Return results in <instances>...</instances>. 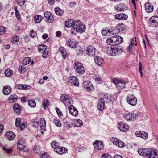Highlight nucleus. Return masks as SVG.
Instances as JSON below:
<instances>
[{"mask_svg": "<svg viewBox=\"0 0 158 158\" xmlns=\"http://www.w3.org/2000/svg\"><path fill=\"white\" fill-rule=\"evenodd\" d=\"M138 153L142 156H146L148 158H158V151L155 148H140Z\"/></svg>", "mask_w": 158, "mask_h": 158, "instance_id": "obj_1", "label": "nucleus"}, {"mask_svg": "<svg viewBox=\"0 0 158 158\" xmlns=\"http://www.w3.org/2000/svg\"><path fill=\"white\" fill-rule=\"evenodd\" d=\"M60 100L66 106L72 104L73 102V100L70 96L64 94H62L61 96Z\"/></svg>", "mask_w": 158, "mask_h": 158, "instance_id": "obj_2", "label": "nucleus"}, {"mask_svg": "<svg viewBox=\"0 0 158 158\" xmlns=\"http://www.w3.org/2000/svg\"><path fill=\"white\" fill-rule=\"evenodd\" d=\"M74 68L76 72L80 74H82L85 72V69L82 64L76 62L74 64Z\"/></svg>", "mask_w": 158, "mask_h": 158, "instance_id": "obj_3", "label": "nucleus"}, {"mask_svg": "<svg viewBox=\"0 0 158 158\" xmlns=\"http://www.w3.org/2000/svg\"><path fill=\"white\" fill-rule=\"evenodd\" d=\"M118 47L114 46L113 48L110 46L106 48V51L107 53L110 56H115L118 54Z\"/></svg>", "mask_w": 158, "mask_h": 158, "instance_id": "obj_4", "label": "nucleus"}, {"mask_svg": "<svg viewBox=\"0 0 158 158\" xmlns=\"http://www.w3.org/2000/svg\"><path fill=\"white\" fill-rule=\"evenodd\" d=\"M127 103L132 106H135L137 103V99L133 94H129L127 97Z\"/></svg>", "mask_w": 158, "mask_h": 158, "instance_id": "obj_5", "label": "nucleus"}, {"mask_svg": "<svg viewBox=\"0 0 158 158\" xmlns=\"http://www.w3.org/2000/svg\"><path fill=\"white\" fill-rule=\"evenodd\" d=\"M136 114L134 113H128L124 114L123 117L127 121H134L136 120Z\"/></svg>", "mask_w": 158, "mask_h": 158, "instance_id": "obj_6", "label": "nucleus"}, {"mask_svg": "<svg viewBox=\"0 0 158 158\" xmlns=\"http://www.w3.org/2000/svg\"><path fill=\"white\" fill-rule=\"evenodd\" d=\"M85 26L82 25L81 23L78 27H77L75 28H71L70 31L71 33L73 34H76L77 32L82 33L85 31Z\"/></svg>", "mask_w": 158, "mask_h": 158, "instance_id": "obj_7", "label": "nucleus"}, {"mask_svg": "<svg viewBox=\"0 0 158 158\" xmlns=\"http://www.w3.org/2000/svg\"><path fill=\"white\" fill-rule=\"evenodd\" d=\"M135 135L137 137L146 140L148 138V134L143 131H137L135 133Z\"/></svg>", "mask_w": 158, "mask_h": 158, "instance_id": "obj_8", "label": "nucleus"}, {"mask_svg": "<svg viewBox=\"0 0 158 158\" xmlns=\"http://www.w3.org/2000/svg\"><path fill=\"white\" fill-rule=\"evenodd\" d=\"M88 55L93 57L94 59H103L101 57L100 54L98 52L95 48L94 49V51H92L91 52L89 53Z\"/></svg>", "mask_w": 158, "mask_h": 158, "instance_id": "obj_9", "label": "nucleus"}, {"mask_svg": "<svg viewBox=\"0 0 158 158\" xmlns=\"http://www.w3.org/2000/svg\"><path fill=\"white\" fill-rule=\"evenodd\" d=\"M68 81L71 84L76 86L79 85V83L77 78L73 76L70 77L68 79Z\"/></svg>", "mask_w": 158, "mask_h": 158, "instance_id": "obj_10", "label": "nucleus"}, {"mask_svg": "<svg viewBox=\"0 0 158 158\" xmlns=\"http://www.w3.org/2000/svg\"><path fill=\"white\" fill-rule=\"evenodd\" d=\"M82 87L88 91H90L93 88V86L92 83L89 81H84L82 83Z\"/></svg>", "mask_w": 158, "mask_h": 158, "instance_id": "obj_11", "label": "nucleus"}, {"mask_svg": "<svg viewBox=\"0 0 158 158\" xmlns=\"http://www.w3.org/2000/svg\"><path fill=\"white\" fill-rule=\"evenodd\" d=\"M130 128L128 125L124 123L121 122L119 123V130L123 132L128 131Z\"/></svg>", "mask_w": 158, "mask_h": 158, "instance_id": "obj_12", "label": "nucleus"}, {"mask_svg": "<svg viewBox=\"0 0 158 158\" xmlns=\"http://www.w3.org/2000/svg\"><path fill=\"white\" fill-rule=\"evenodd\" d=\"M67 151V149L65 147L58 146L56 148L54 152L59 154L62 155L66 153Z\"/></svg>", "mask_w": 158, "mask_h": 158, "instance_id": "obj_13", "label": "nucleus"}, {"mask_svg": "<svg viewBox=\"0 0 158 158\" xmlns=\"http://www.w3.org/2000/svg\"><path fill=\"white\" fill-rule=\"evenodd\" d=\"M69 113L72 115L76 116L78 114V111L76 108L72 105H70L68 107Z\"/></svg>", "mask_w": 158, "mask_h": 158, "instance_id": "obj_14", "label": "nucleus"}, {"mask_svg": "<svg viewBox=\"0 0 158 158\" xmlns=\"http://www.w3.org/2000/svg\"><path fill=\"white\" fill-rule=\"evenodd\" d=\"M94 147L98 150H101L103 149L104 145L102 141L96 140L94 141L93 143Z\"/></svg>", "mask_w": 158, "mask_h": 158, "instance_id": "obj_15", "label": "nucleus"}, {"mask_svg": "<svg viewBox=\"0 0 158 158\" xmlns=\"http://www.w3.org/2000/svg\"><path fill=\"white\" fill-rule=\"evenodd\" d=\"M149 22L153 27L158 26V17L153 16L151 17L149 20Z\"/></svg>", "mask_w": 158, "mask_h": 158, "instance_id": "obj_16", "label": "nucleus"}, {"mask_svg": "<svg viewBox=\"0 0 158 158\" xmlns=\"http://www.w3.org/2000/svg\"><path fill=\"white\" fill-rule=\"evenodd\" d=\"M104 101L103 99L100 98L97 103V108L99 111H102L105 108Z\"/></svg>", "mask_w": 158, "mask_h": 158, "instance_id": "obj_17", "label": "nucleus"}, {"mask_svg": "<svg viewBox=\"0 0 158 158\" xmlns=\"http://www.w3.org/2000/svg\"><path fill=\"white\" fill-rule=\"evenodd\" d=\"M77 42L74 40H69L68 41L67 45L71 48H75L77 47Z\"/></svg>", "mask_w": 158, "mask_h": 158, "instance_id": "obj_18", "label": "nucleus"}, {"mask_svg": "<svg viewBox=\"0 0 158 158\" xmlns=\"http://www.w3.org/2000/svg\"><path fill=\"white\" fill-rule=\"evenodd\" d=\"M40 126L41 129L40 131L42 134L44 133V131H45L46 126V121L44 118H41L40 119Z\"/></svg>", "mask_w": 158, "mask_h": 158, "instance_id": "obj_19", "label": "nucleus"}, {"mask_svg": "<svg viewBox=\"0 0 158 158\" xmlns=\"http://www.w3.org/2000/svg\"><path fill=\"white\" fill-rule=\"evenodd\" d=\"M101 32L102 35L104 36H110L112 34H114V33L113 30L111 31L110 30H109L108 29H103L102 30Z\"/></svg>", "mask_w": 158, "mask_h": 158, "instance_id": "obj_20", "label": "nucleus"}, {"mask_svg": "<svg viewBox=\"0 0 158 158\" xmlns=\"http://www.w3.org/2000/svg\"><path fill=\"white\" fill-rule=\"evenodd\" d=\"M14 111L17 114H20L21 111V107L17 103L14 104L13 106Z\"/></svg>", "mask_w": 158, "mask_h": 158, "instance_id": "obj_21", "label": "nucleus"}, {"mask_svg": "<svg viewBox=\"0 0 158 158\" xmlns=\"http://www.w3.org/2000/svg\"><path fill=\"white\" fill-rule=\"evenodd\" d=\"M6 138L9 140H13L15 138V135L12 131L7 132L5 134Z\"/></svg>", "mask_w": 158, "mask_h": 158, "instance_id": "obj_22", "label": "nucleus"}, {"mask_svg": "<svg viewBox=\"0 0 158 158\" xmlns=\"http://www.w3.org/2000/svg\"><path fill=\"white\" fill-rule=\"evenodd\" d=\"M25 142L22 140H19L18 143L17 145V149L19 150H21L23 149L25 147Z\"/></svg>", "mask_w": 158, "mask_h": 158, "instance_id": "obj_23", "label": "nucleus"}, {"mask_svg": "<svg viewBox=\"0 0 158 158\" xmlns=\"http://www.w3.org/2000/svg\"><path fill=\"white\" fill-rule=\"evenodd\" d=\"M12 89L10 86H5L3 89V92L5 95H8L11 93Z\"/></svg>", "mask_w": 158, "mask_h": 158, "instance_id": "obj_24", "label": "nucleus"}, {"mask_svg": "<svg viewBox=\"0 0 158 158\" xmlns=\"http://www.w3.org/2000/svg\"><path fill=\"white\" fill-rule=\"evenodd\" d=\"M145 9L147 12L150 13L153 11V7L152 5L148 2L145 4Z\"/></svg>", "mask_w": 158, "mask_h": 158, "instance_id": "obj_25", "label": "nucleus"}, {"mask_svg": "<svg viewBox=\"0 0 158 158\" xmlns=\"http://www.w3.org/2000/svg\"><path fill=\"white\" fill-rule=\"evenodd\" d=\"M74 20L73 19L67 20L65 23V26L67 28L73 27Z\"/></svg>", "mask_w": 158, "mask_h": 158, "instance_id": "obj_26", "label": "nucleus"}, {"mask_svg": "<svg viewBox=\"0 0 158 158\" xmlns=\"http://www.w3.org/2000/svg\"><path fill=\"white\" fill-rule=\"evenodd\" d=\"M18 99V97L15 94L10 95L8 98V101L10 103L16 102Z\"/></svg>", "mask_w": 158, "mask_h": 158, "instance_id": "obj_27", "label": "nucleus"}, {"mask_svg": "<svg viewBox=\"0 0 158 158\" xmlns=\"http://www.w3.org/2000/svg\"><path fill=\"white\" fill-rule=\"evenodd\" d=\"M76 52L77 56H81L83 53V48L80 47H77L76 49Z\"/></svg>", "mask_w": 158, "mask_h": 158, "instance_id": "obj_28", "label": "nucleus"}, {"mask_svg": "<svg viewBox=\"0 0 158 158\" xmlns=\"http://www.w3.org/2000/svg\"><path fill=\"white\" fill-rule=\"evenodd\" d=\"M127 81L123 79H119V88L123 89L125 86V84Z\"/></svg>", "mask_w": 158, "mask_h": 158, "instance_id": "obj_29", "label": "nucleus"}, {"mask_svg": "<svg viewBox=\"0 0 158 158\" xmlns=\"http://www.w3.org/2000/svg\"><path fill=\"white\" fill-rule=\"evenodd\" d=\"M42 19L43 17L41 15H37L34 17V21L35 23H38L40 22Z\"/></svg>", "mask_w": 158, "mask_h": 158, "instance_id": "obj_30", "label": "nucleus"}, {"mask_svg": "<svg viewBox=\"0 0 158 158\" xmlns=\"http://www.w3.org/2000/svg\"><path fill=\"white\" fill-rule=\"evenodd\" d=\"M59 50L60 52L61 53L62 57L63 59H65L67 56V52L65 49L63 47H60Z\"/></svg>", "mask_w": 158, "mask_h": 158, "instance_id": "obj_31", "label": "nucleus"}, {"mask_svg": "<svg viewBox=\"0 0 158 158\" xmlns=\"http://www.w3.org/2000/svg\"><path fill=\"white\" fill-rule=\"evenodd\" d=\"M46 46L45 44H41L38 47V49L40 52L42 53L46 51Z\"/></svg>", "mask_w": 158, "mask_h": 158, "instance_id": "obj_32", "label": "nucleus"}, {"mask_svg": "<svg viewBox=\"0 0 158 158\" xmlns=\"http://www.w3.org/2000/svg\"><path fill=\"white\" fill-rule=\"evenodd\" d=\"M113 43H114V46L116 47L118 46V39L117 37V36H114L111 37Z\"/></svg>", "mask_w": 158, "mask_h": 158, "instance_id": "obj_33", "label": "nucleus"}, {"mask_svg": "<svg viewBox=\"0 0 158 158\" xmlns=\"http://www.w3.org/2000/svg\"><path fill=\"white\" fill-rule=\"evenodd\" d=\"M55 12L56 15L59 16H62L64 13L63 11L58 7H56L55 8Z\"/></svg>", "mask_w": 158, "mask_h": 158, "instance_id": "obj_34", "label": "nucleus"}, {"mask_svg": "<svg viewBox=\"0 0 158 158\" xmlns=\"http://www.w3.org/2000/svg\"><path fill=\"white\" fill-rule=\"evenodd\" d=\"M95 48L92 45H89L87 47L86 49V52L87 54L89 55V53L92 52V51H94Z\"/></svg>", "mask_w": 158, "mask_h": 158, "instance_id": "obj_35", "label": "nucleus"}, {"mask_svg": "<svg viewBox=\"0 0 158 158\" xmlns=\"http://www.w3.org/2000/svg\"><path fill=\"white\" fill-rule=\"evenodd\" d=\"M29 105L31 107H35L36 105L35 101L33 99H31L28 101Z\"/></svg>", "mask_w": 158, "mask_h": 158, "instance_id": "obj_36", "label": "nucleus"}, {"mask_svg": "<svg viewBox=\"0 0 158 158\" xmlns=\"http://www.w3.org/2000/svg\"><path fill=\"white\" fill-rule=\"evenodd\" d=\"M13 71L10 69L6 70L4 72L5 75L7 77H10L12 75Z\"/></svg>", "mask_w": 158, "mask_h": 158, "instance_id": "obj_37", "label": "nucleus"}, {"mask_svg": "<svg viewBox=\"0 0 158 158\" xmlns=\"http://www.w3.org/2000/svg\"><path fill=\"white\" fill-rule=\"evenodd\" d=\"M42 105L44 109L47 107L49 105V102L48 100L44 99L42 102Z\"/></svg>", "mask_w": 158, "mask_h": 158, "instance_id": "obj_38", "label": "nucleus"}, {"mask_svg": "<svg viewBox=\"0 0 158 158\" xmlns=\"http://www.w3.org/2000/svg\"><path fill=\"white\" fill-rule=\"evenodd\" d=\"M128 18L127 15L123 13L119 14V20H126Z\"/></svg>", "mask_w": 158, "mask_h": 158, "instance_id": "obj_39", "label": "nucleus"}, {"mask_svg": "<svg viewBox=\"0 0 158 158\" xmlns=\"http://www.w3.org/2000/svg\"><path fill=\"white\" fill-rule=\"evenodd\" d=\"M74 24H73V26L71 28H77L80 25V24L81 23V21L79 20H75Z\"/></svg>", "mask_w": 158, "mask_h": 158, "instance_id": "obj_40", "label": "nucleus"}, {"mask_svg": "<svg viewBox=\"0 0 158 158\" xmlns=\"http://www.w3.org/2000/svg\"><path fill=\"white\" fill-rule=\"evenodd\" d=\"M83 122L81 120L77 119L74 125L75 127H79L82 125Z\"/></svg>", "mask_w": 158, "mask_h": 158, "instance_id": "obj_41", "label": "nucleus"}, {"mask_svg": "<svg viewBox=\"0 0 158 158\" xmlns=\"http://www.w3.org/2000/svg\"><path fill=\"white\" fill-rule=\"evenodd\" d=\"M127 27L123 24H119V32L126 30Z\"/></svg>", "mask_w": 158, "mask_h": 158, "instance_id": "obj_42", "label": "nucleus"}, {"mask_svg": "<svg viewBox=\"0 0 158 158\" xmlns=\"http://www.w3.org/2000/svg\"><path fill=\"white\" fill-rule=\"evenodd\" d=\"M110 141L113 143V144L116 146L118 145V139L116 138L112 137L110 139Z\"/></svg>", "mask_w": 158, "mask_h": 158, "instance_id": "obj_43", "label": "nucleus"}, {"mask_svg": "<svg viewBox=\"0 0 158 158\" xmlns=\"http://www.w3.org/2000/svg\"><path fill=\"white\" fill-rule=\"evenodd\" d=\"M142 69L143 67L141 62L139 61V70L141 77H143V73L142 72Z\"/></svg>", "mask_w": 158, "mask_h": 158, "instance_id": "obj_44", "label": "nucleus"}, {"mask_svg": "<svg viewBox=\"0 0 158 158\" xmlns=\"http://www.w3.org/2000/svg\"><path fill=\"white\" fill-rule=\"evenodd\" d=\"M95 63L98 66H101V65L104 63V60H94Z\"/></svg>", "mask_w": 158, "mask_h": 158, "instance_id": "obj_45", "label": "nucleus"}, {"mask_svg": "<svg viewBox=\"0 0 158 158\" xmlns=\"http://www.w3.org/2000/svg\"><path fill=\"white\" fill-rule=\"evenodd\" d=\"M115 98L113 96H109V99L108 100H107L106 101V103H112L114 101Z\"/></svg>", "mask_w": 158, "mask_h": 158, "instance_id": "obj_46", "label": "nucleus"}, {"mask_svg": "<svg viewBox=\"0 0 158 158\" xmlns=\"http://www.w3.org/2000/svg\"><path fill=\"white\" fill-rule=\"evenodd\" d=\"M14 10H15V15L16 16L17 19L18 20H19L20 19V15L19 13L17 10V6L15 7Z\"/></svg>", "mask_w": 158, "mask_h": 158, "instance_id": "obj_47", "label": "nucleus"}, {"mask_svg": "<svg viewBox=\"0 0 158 158\" xmlns=\"http://www.w3.org/2000/svg\"><path fill=\"white\" fill-rule=\"evenodd\" d=\"M51 145L52 147L54 148V150L57 148V147L59 146L58 143L57 142L55 141H53L51 143Z\"/></svg>", "mask_w": 158, "mask_h": 158, "instance_id": "obj_48", "label": "nucleus"}, {"mask_svg": "<svg viewBox=\"0 0 158 158\" xmlns=\"http://www.w3.org/2000/svg\"><path fill=\"white\" fill-rule=\"evenodd\" d=\"M120 9H119V10L121 11H123L127 9V6L124 4L122 3L120 4Z\"/></svg>", "mask_w": 158, "mask_h": 158, "instance_id": "obj_49", "label": "nucleus"}, {"mask_svg": "<svg viewBox=\"0 0 158 158\" xmlns=\"http://www.w3.org/2000/svg\"><path fill=\"white\" fill-rule=\"evenodd\" d=\"M53 122L55 125L58 127H60L61 126L60 122L59 120L54 119V120Z\"/></svg>", "mask_w": 158, "mask_h": 158, "instance_id": "obj_50", "label": "nucleus"}, {"mask_svg": "<svg viewBox=\"0 0 158 158\" xmlns=\"http://www.w3.org/2000/svg\"><path fill=\"white\" fill-rule=\"evenodd\" d=\"M25 2V0H17V3L21 6H23Z\"/></svg>", "mask_w": 158, "mask_h": 158, "instance_id": "obj_51", "label": "nucleus"}, {"mask_svg": "<svg viewBox=\"0 0 158 158\" xmlns=\"http://www.w3.org/2000/svg\"><path fill=\"white\" fill-rule=\"evenodd\" d=\"M21 123V119L19 118H16L15 120V125L17 127H18Z\"/></svg>", "mask_w": 158, "mask_h": 158, "instance_id": "obj_52", "label": "nucleus"}, {"mask_svg": "<svg viewBox=\"0 0 158 158\" xmlns=\"http://www.w3.org/2000/svg\"><path fill=\"white\" fill-rule=\"evenodd\" d=\"M6 28L4 26H0V32L1 33V34L4 33L6 32Z\"/></svg>", "mask_w": 158, "mask_h": 158, "instance_id": "obj_53", "label": "nucleus"}, {"mask_svg": "<svg viewBox=\"0 0 158 158\" xmlns=\"http://www.w3.org/2000/svg\"><path fill=\"white\" fill-rule=\"evenodd\" d=\"M46 19L47 20L48 23H51L53 21V16L52 14L50 16H48V17H46Z\"/></svg>", "mask_w": 158, "mask_h": 158, "instance_id": "obj_54", "label": "nucleus"}, {"mask_svg": "<svg viewBox=\"0 0 158 158\" xmlns=\"http://www.w3.org/2000/svg\"><path fill=\"white\" fill-rule=\"evenodd\" d=\"M46 19L47 20L48 23H51L53 21V16L52 14L50 16H48V17H46Z\"/></svg>", "mask_w": 158, "mask_h": 158, "instance_id": "obj_55", "label": "nucleus"}, {"mask_svg": "<svg viewBox=\"0 0 158 158\" xmlns=\"http://www.w3.org/2000/svg\"><path fill=\"white\" fill-rule=\"evenodd\" d=\"M106 42L108 44L114 46V43L113 42L111 37L108 38Z\"/></svg>", "mask_w": 158, "mask_h": 158, "instance_id": "obj_56", "label": "nucleus"}, {"mask_svg": "<svg viewBox=\"0 0 158 158\" xmlns=\"http://www.w3.org/2000/svg\"><path fill=\"white\" fill-rule=\"evenodd\" d=\"M30 35L31 37L33 38L36 37L37 35V33L35 32L32 29L31 31Z\"/></svg>", "mask_w": 158, "mask_h": 158, "instance_id": "obj_57", "label": "nucleus"}, {"mask_svg": "<svg viewBox=\"0 0 158 158\" xmlns=\"http://www.w3.org/2000/svg\"><path fill=\"white\" fill-rule=\"evenodd\" d=\"M23 87L22 89L23 90H29L31 88L30 85H23Z\"/></svg>", "mask_w": 158, "mask_h": 158, "instance_id": "obj_58", "label": "nucleus"}, {"mask_svg": "<svg viewBox=\"0 0 158 158\" xmlns=\"http://www.w3.org/2000/svg\"><path fill=\"white\" fill-rule=\"evenodd\" d=\"M26 122H24L23 123H22L19 126V128L20 130H22L23 129H24L26 125Z\"/></svg>", "mask_w": 158, "mask_h": 158, "instance_id": "obj_59", "label": "nucleus"}, {"mask_svg": "<svg viewBox=\"0 0 158 158\" xmlns=\"http://www.w3.org/2000/svg\"><path fill=\"white\" fill-rule=\"evenodd\" d=\"M41 158H49V156L45 152L40 155Z\"/></svg>", "mask_w": 158, "mask_h": 158, "instance_id": "obj_60", "label": "nucleus"}, {"mask_svg": "<svg viewBox=\"0 0 158 158\" xmlns=\"http://www.w3.org/2000/svg\"><path fill=\"white\" fill-rule=\"evenodd\" d=\"M55 109L59 117H60L62 115V112L59 108L56 107L55 108Z\"/></svg>", "mask_w": 158, "mask_h": 158, "instance_id": "obj_61", "label": "nucleus"}, {"mask_svg": "<svg viewBox=\"0 0 158 158\" xmlns=\"http://www.w3.org/2000/svg\"><path fill=\"white\" fill-rule=\"evenodd\" d=\"M3 149L8 154L11 153L12 151V149H7L6 147H3Z\"/></svg>", "mask_w": 158, "mask_h": 158, "instance_id": "obj_62", "label": "nucleus"}, {"mask_svg": "<svg viewBox=\"0 0 158 158\" xmlns=\"http://www.w3.org/2000/svg\"><path fill=\"white\" fill-rule=\"evenodd\" d=\"M112 82L115 85H118V79L117 78H114L112 80Z\"/></svg>", "mask_w": 158, "mask_h": 158, "instance_id": "obj_63", "label": "nucleus"}, {"mask_svg": "<svg viewBox=\"0 0 158 158\" xmlns=\"http://www.w3.org/2000/svg\"><path fill=\"white\" fill-rule=\"evenodd\" d=\"M64 128L67 129H68L70 128V124L67 122H65L64 123Z\"/></svg>", "mask_w": 158, "mask_h": 158, "instance_id": "obj_64", "label": "nucleus"}]
</instances>
